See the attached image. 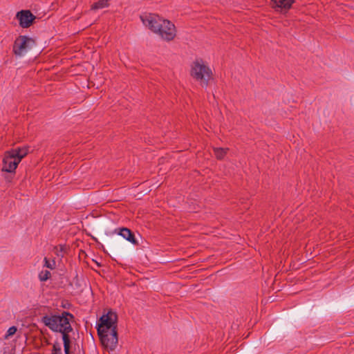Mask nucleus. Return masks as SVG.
<instances>
[{"label": "nucleus", "instance_id": "obj_5", "mask_svg": "<svg viewBox=\"0 0 354 354\" xmlns=\"http://www.w3.org/2000/svg\"><path fill=\"white\" fill-rule=\"evenodd\" d=\"M35 44L36 43L34 39L26 35H20L15 40L12 46V52L17 57H23L30 50Z\"/></svg>", "mask_w": 354, "mask_h": 354}, {"label": "nucleus", "instance_id": "obj_3", "mask_svg": "<svg viewBox=\"0 0 354 354\" xmlns=\"http://www.w3.org/2000/svg\"><path fill=\"white\" fill-rule=\"evenodd\" d=\"M73 319V315L64 311L60 315H45L42 317L41 322L50 330L60 332L64 335L72 331L73 328L70 322Z\"/></svg>", "mask_w": 354, "mask_h": 354}, {"label": "nucleus", "instance_id": "obj_15", "mask_svg": "<svg viewBox=\"0 0 354 354\" xmlns=\"http://www.w3.org/2000/svg\"><path fill=\"white\" fill-rule=\"evenodd\" d=\"M44 266L51 270L55 268V261L54 260L50 261L47 258L44 259Z\"/></svg>", "mask_w": 354, "mask_h": 354}, {"label": "nucleus", "instance_id": "obj_17", "mask_svg": "<svg viewBox=\"0 0 354 354\" xmlns=\"http://www.w3.org/2000/svg\"><path fill=\"white\" fill-rule=\"evenodd\" d=\"M17 327L15 326H11L8 328V330H7V333H6V335H5V339H8L10 336L13 335L14 334H15V333L17 332Z\"/></svg>", "mask_w": 354, "mask_h": 354}, {"label": "nucleus", "instance_id": "obj_11", "mask_svg": "<svg viewBox=\"0 0 354 354\" xmlns=\"http://www.w3.org/2000/svg\"><path fill=\"white\" fill-rule=\"evenodd\" d=\"M62 340L64 343V348L65 354H71L70 353V347H71V339L68 333L62 335Z\"/></svg>", "mask_w": 354, "mask_h": 354}, {"label": "nucleus", "instance_id": "obj_14", "mask_svg": "<svg viewBox=\"0 0 354 354\" xmlns=\"http://www.w3.org/2000/svg\"><path fill=\"white\" fill-rule=\"evenodd\" d=\"M50 277V272L48 270H42L39 274V279L41 281H46Z\"/></svg>", "mask_w": 354, "mask_h": 354}, {"label": "nucleus", "instance_id": "obj_9", "mask_svg": "<svg viewBox=\"0 0 354 354\" xmlns=\"http://www.w3.org/2000/svg\"><path fill=\"white\" fill-rule=\"evenodd\" d=\"M274 8H280L282 10H289L295 0H271Z\"/></svg>", "mask_w": 354, "mask_h": 354}, {"label": "nucleus", "instance_id": "obj_6", "mask_svg": "<svg viewBox=\"0 0 354 354\" xmlns=\"http://www.w3.org/2000/svg\"><path fill=\"white\" fill-rule=\"evenodd\" d=\"M20 162H18L17 158L11 153V151L5 152L3 159V171L9 173L15 172L17 165Z\"/></svg>", "mask_w": 354, "mask_h": 354}, {"label": "nucleus", "instance_id": "obj_1", "mask_svg": "<svg viewBox=\"0 0 354 354\" xmlns=\"http://www.w3.org/2000/svg\"><path fill=\"white\" fill-rule=\"evenodd\" d=\"M117 321V314L109 311L100 317L97 324V333L101 343L109 351L115 350L118 343Z\"/></svg>", "mask_w": 354, "mask_h": 354}, {"label": "nucleus", "instance_id": "obj_4", "mask_svg": "<svg viewBox=\"0 0 354 354\" xmlns=\"http://www.w3.org/2000/svg\"><path fill=\"white\" fill-rule=\"evenodd\" d=\"M190 75L203 87H207L213 77L211 68L201 59L193 62Z\"/></svg>", "mask_w": 354, "mask_h": 354}, {"label": "nucleus", "instance_id": "obj_16", "mask_svg": "<svg viewBox=\"0 0 354 354\" xmlns=\"http://www.w3.org/2000/svg\"><path fill=\"white\" fill-rule=\"evenodd\" d=\"M51 354H62L61 346L59 343H55L53 344V348Z\"/></svg>", "mask_w": 354, "mask_h": 354}, {"label": "nucleus", "instance_id": "obj_13", "mask_svg": "<svg viewBox=\"0 0 354 354\" xmlns=\"http://www.w3.org/2000/svg\"><path fill=\"white\" fill-rule=\"evenodd\" d=\"M228 149L227 148H214V151L216 157L218 159H222L226 154Z\"/></svg>", "mask_w": 354, "mask_h": 354}, {"label": "nucleus", "instance_id": "obj_7", "mask_svg": "<svg viewBox=\"0 0 354 354\" xmlns=\"http://www.w3.org/2000/svg\"><path fill=\"white\" fill-rule=\"evenodd\" d=\"M16 17L19 20L20 26L22 28L30 27L36 19V17L28 10L18 12Z\"/></svg>", "mask_w": 354, "mask_h": 354}, {"label": "nucleus", "instance_id": "obj_8", "mask_svg": "<svg viewBox=\"0 0 354 354\" xmlns=\"http://www.w3.org/2000/svg\"><path fill=\"white\" fill-rule=\"evenodd\" d=\"M114 232L121 236L134 245H138L139 244L138 240L135 237L134 234L127 227L117 228L115 230Z\"/></svg>", "mask_w": 354, "mask_h": 354}, {"label": "nucleus", "instance_id": "obj_12", "mask_svg": "<svg viewBox=\"0 0 354 354\" xmlns=\"http://www.w3.org/2000/svg\"><path fill=\"white\" fill-rule=\"evenodd\" d=\"M109 6L108 0H100L91 6L92 10H96L98 9H102Z\"/></svg>", "mask_w": 354, "mask_h": 354}, {"label": "nucleus", "instance_id": "obj_18", "mask_svg": "<svg viewBox=\"0 0 354 354\" xmlns=\"http://www.w3.org/2000/svg\"><path fill=\"white\" fill-rule=\"evenodd\" d=\"M6 180L8 181V182H10L11 180H12V177L10 176H6L5 177Z\"/></svg>", "mask_w": 354, "mask_h": 354}, {"label": "nucleus", "instance_id": "obj_2", "mask_svg": "<svg viewBox=\"0 0 354 354\" xmlns=\"http://www.w3.org/2000/svg\"><path fill=\"white\" fill-rule=\"evenodd\" d=\"M140 19L145 26L165 40H172L176 36L175 26L168 20L151 14L142 15Z\"/></svg>", "mask_w": 354, "mask_h": 354}, {"label": "nucleus", "instance_id": "obj_10", "mask_svg": "<svg viewBox=\"0 0 354 354\" xmlns=\"http://www.w3.org/2000/svg\"><path fill=\"white\" fill-rule=\"evenodd\" d=\"M11 153L17 158L18 162H21V159L24 158L28 153V147H19L17 149H11Z\"/></svg>", "mask_w": 354, "mask_h": 354}]
</instances>
